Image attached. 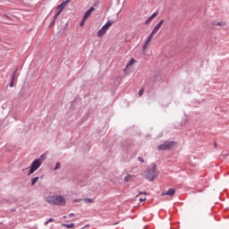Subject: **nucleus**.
Returning a JSON list of instances; mask_svg holds the SVG:
<instances>
[{
	"mask_svg": "<svg viewBox=\"0 0 229 229\" xmlns=\"http://www.w3.org/2000/svg\"><path fill=\"white\" fill-rule=\"evenodd\" d=\"M148 48V45H146V43L144 44V46L142 47V51H146V49Z\"/></svg>",
	"mask_w": 229,
	"mask_h": 229,
	"instance_id": "393cba45",
	"label": "nucleus"
},
{
	"mask_svg": "<svg viewBox=\"0 0 229 229\" xmlns=\"http://www.w3.org/2000/svg\"><path fill=\"white\" fill-rule=\"evenodd\" d=\"M95 11H96V8L94 7H90L88 11H86L83 16L84 21H87V19H89V16L92 15V12H95Z\"/></svg>",
	"mask_w": 229,
	"mask_h": 229,
	"instance_id": "0eeeda50",
	"label": "nucleus"
},
{
	"mask_svg": "<svg viewBox=\"0 0 229 229\" xmlns=\"http://www.w3.org/2000/svg\"><path fill=\"white\" fill-rule=\"evenodd\" d=\"M145 176L147 180H149V182H154L155 178L158 176V172H157V165H151L148 168L147 172H145Z\"/></svg>",
	"mask_w": 229,
	"mask_h": 229,
	"instance_id": "f03ea898",
	"label": "nucleus"
},
{
	"mask_svg": "<svg viewBox=\"0 0 229 229\" xmlns=\"http://www.w3.org/2000/svg\"><path fill=\"white\" fill-rule=\"evenodd\" d=\"M10 87H13V81L10 83Z\"/></svg>",
	"mask_w": 229,
	"mask_h": 229,
	"instance_id": "c756f323",
	"label": "nucleus"
},
{
	"mask_svg": "<svg viewBox=\"0 0 229 229\" xmlns=\"http://www.w3.org/2000/svg\"><path fill=\"white\" fill-rule=\"evenodd\" d=\"M140 201H146V198H140Z\"/></svg>",
	"mask_w": 229,
	"mask_h": 229,
	"instance_id": "cd10ccee",
	"label": "nucleus"
},
{
	"mask_svg": "<svg viewBox=\"0 0 229 229\" xmlns=\"http://www.w3.org/2000/svg\"><path fill=\"white\" fill-rule=\"evenodd\" d=\"M58 169H60V162H57V163L55 164V168H54L55 171H58Z\"/></svg>",
	"mask_w": 229,
	"mask_h": 229,
	"instance_id": "a211bd4d",
	"label": "nucleus"
},
{
	"mask_svg": "<svg viewBox=\"0 0 229 229\" xmlns=\"http://www.w3.org/2000/svg\"><path fill=\"white\" fill-rule=\"evenodd\" d=\"M41 158H44V155H41Z\"/></svg>",
	"mask_w": 229,
	"mask_h": 229,
	"instance_id": "2f4dec72",
	"label": "nucleus"
},
{
	"mask_svg": "<svg viewBox=\"0 0 229 229\" xmlns=\"http://www.w3.org/2000/svg\"><path fill=\"white\" fill-rule=\"evenodd\" d=\"M64 8H65V5L64 4H61L57 6V13L55 14L54 16V21H52V24L53 22H55V21H56V18L58 17V15H60L62 13V11L64 10Z\"/></svg>",
	"mask_w": 229,
	"mask_h": 229,
	"instance_id": "423d86ee",
	"label": "nucleus"
},
{
	"mask_svg": "<svg viewBox=\"0 0 229 229\" xmlns=\"http://www.w3.org/2000/svg\"><path fill=\"white\" fill-rule=\"evenodd\" d=\"M139 194H148V193H146V192H140Z\"/></svg>",
	"mask_w": 229,
	"mask_h": 229,
	"instance_id": "7c9ffc66",
	"label": "nucleus"
},
{
	"mask_svg": "<svg viewBox=\"0 0 229 229\" xmlns=\"http://www.w3.org/2000/svg\"><path fill=\"white\" fill-rule=\"evenodd\" d=\"M83 201L87 203H92L93 199H83Z\"/></svg>",
	"mask_w": 229,
	"mask_h": 229,
	"instance_id": "6ab92c4d",
	"label": "nucleus"
},
{
	"mask_svg": "<svg viewBox=\"0 0 229 229\" xmlns=\"http://www.w3.org/2000/svg\"><path fill=\"white\" fill-rule=\"evenodd\" d=\"M63 226H64L65 228H72L74 226V224H64Z\"/></svg>",
	"mask_w": 229,
	"mask_h": 229,
	"instance_id": "dca6fc26",
	"label": "nucleus"
},
{
	"mask_svg": "<svg viewBox=\"0 0 229 229\" xmlns=\"http://www.w3.org/2000/svg\"><path fill=\"white\" fill-rule=\"evenodd\" d=\"M85 21H86V20H84V18H82V21H81V26H84Z\"/></svg>",
	"mask_w": 229,
	"mask_h": 229,
	"instance_id": "bb28decb",
	"label": "nucleus"
},
{
	"mask_svg": "<svg viewBox=\"0 0 229 229\" xmlns=\"http://www.w3.org/2000/svg\"><path fill=\"white\" fill-rule=\"evenodd\" d=\"M157 15H158V13L155 12L150 17H148L146 20L145 24H149V22H151L153 21V19H155L157 17Z\"/></svg>",
	"mask_w": 229,
	"mask_h": 229,
	"instance_id": "9d476101",
	"label": "nucleus"
},
{
	"mask_svg": "<svg viewBox=\"0 0 229 229\" xmlns=\"http://www.w3.org/2000/svg\"><path fill=\"white\" fill-rule=\"evenodd\" d=\"M153 37H155V34H153V32H151L149 34V36L148 37L147 40L145 41L146 46H148L149 44V42H151V39L153 38Z\"/></svg>",
	"mask_w": 229,
	"mask_h": 229,
	"instance_id": "f8f14e48",
	"label": "nucleus"
},
{
	"mask_svg": "<svg viewBox=\"0 0 229 229\" xmlns=\"http://www.w3.org/2000/svg\"><path fill=\"white\" fill-rule=\"evenodd\" d=\"M174 192H176V190L170 188L166 192L163 193V196H174Z\"/></svg>",
	"mask_w": 229,
	"mask_h": 229,
	"instance_id": "6e6552de",
	"label": "nucleus"
},
{
	"mask_svg": "<svg viewBox=\"0 0 229 229\" xmlns=\"http://www.w3.org/2000/svg\"><path fill=\"white\" fill-rule=\"evenodd\" d=\"M162 24H164V20H161V21L157 23V25L160 26L161 28H162Z\"/></svg>",
	"mask_w": 229,
	"mask_h": 229,
	"instance_id": "a878e982",
	"label": "nucleus"
},
{
	"mask_svg": "<svg viewBox=\"0 0 229 229\" xmlns=\"http://www.w3.org/2000/svg\"><path fill=\"white\" fill-rule=\"evenodd\" d=\"M112 24H114V21H108L98 31V37L101 38L105 35V33H106V31H108V30L110 29V26H112Z\"/></svg>",
	"mask_w": 229,
	"mask_h": 229,
	"instance_id": "20e7f679",
	"label": "nucleus"
},
{
	"mask_svg": "<svg viewBox=\"0 0 229 229\" xmlns=\"http://www.w3.org/2000/svg\"><path fill=\"white\" fill-rule=\"evenodd\" d=\"M40 165H42V159H35L30 165V169L29 171L28 176H31V174H33V173H35V171H37L40 167Z\"/></svg>",
	"mask_w": 229,
	"mask_h": 229,
	"instance_id": "7ed1b4c3",
	"label": "nucleus"
},
{
	"mask_svg": "<svg viewBox=\"0 0 229 229\" xmlns=\"http://www.w3.org/2000/svg\"><path fill=\"white\" fill-rule=\"evenodd\" d=\"M39 177H32L31 178V186L35 185V183H37V182H38Z\"/></svg>",
	"mask_w": 229,
	"mask_h": 229,
	"instance_id": "4468645a",
	"label": "nucleus"
},
{
	"mask_svg": "<svg viewBox=\"0 0 229 229\" xmlns=\"http://www.w3.org/2000/svg\"><path fill=\"white\" fill-rule=\"evenodd\" d=\"M160 25H157L155 28H154V30L151 31V33H152V35H157V31H158V30H160Z\"/></svg>",
	"mask_w": 229,
	"mask_h": 229,
	"instance_id": "ddd939ff",
	"label": "nucleus"
},
{
	"mask_svg": "<svg viewBox=\"0 0 229 229\" xmlns=\"http://www.w3.org/2000/svg\"><path fill=\"white\" fill-rule=\"evenodd\" d=\"M81 201H83L82 199H76L73 200V203H80Z\"/></svg>",
	"mask_w": 229,
	"mask_h": 229,
	"instance_id": "4be33fe9",
	"label": "nucleus"
},
{
	"mask_svg": "<svg viewBox=\"0 0 229 229\" xmlns=\"http://www.w3.org/2000/svg\"><path fill=\"white\" fill-rule=\"evenodd\" d=\"M213 26H225V22L223 21H216L213 23Z\"/></svg>",
	"mask_w": 229,
	"mask_h": 229,
	"instance_id": "2eb2a0df",
	"label": "nucleus"
},
{
	"mask_svg": "<svg viewBox=\"0 0 229 229\" xmlns=\"http://www.w3.org/2000/svg\"><path fill=\"white\" fill-rule=\"evenodd\" d=\"M46 201L49 203V205H56L58 207H64L67 202L64 196L54 193H50L49 196L46 197Z\"/></svg>",
	"mask_w": 229,
	"mask_h": 229,
	"instance_id": "f257e3e1",
	"label": "nucleus"
},
{
	"mask_svg": "<svg viewBox=\"0 0 229 229\" xmlns=\"http://www.w3.org/2000/svg\"><path fill=\"white\" fill-rule=\"evenodd\" d=\"M157 15H158V13L155 12L150 17H148L146 20L145 24H149V22H151L153 21V19H155L157 17Z\"/></svg>",
	"mask_w": 229,
	"mask_h": 229,
	"instance_id": "1a4fd4ad",
	"label": "nucleus"
},
{
	"mask_svg": "<svg viewBox=\"0 0 229 229\" xmlns=\"http://www.w3.org/2000/svg\"><path fill=\"white\" fill-rule=\"evenodd\" d=\"M142 94H144V89H141L140 91H139V96L141 97Z\"/></svg>",
	"mask_w": 229,
	"mask_h": 229,
	"instance_id": "5701e85b",
	"label": "nucleus"
},
{
	"mask_svg": "<svg viewBox=\"0 0 229 229\" xmlns=\"http://www.w3.org/2000/svg\"><path fill=\"white\" fill-rule=\"evenodd\" d=\"M13 80H14V77H13Z\"/></svg>",
	"mask_w": 229,
	"mask_h": 229,
	"instance_id": "473e14b6",
	"label": "nucleus"
},
{
	"mask_svg": "<svg viewBox=\"0 0 229 229\" xmlns=\"http://www.w3.org/2000/svg\"><path fill=\"white\" fill-rule=\"evenodd\" d=\"M135 59H131L128 64H127V67H131V65H133V64H135Z\"/></svg>",
	"mask_w": 229,
	"mask_h": 229,
	"instance_id": "f3484780",
	"label": "nucleus"
},
{
	"mask_svg": "<svg viewBox=\"0 0 229 229\" xmlns=\"http://www.w3.org/2000/svg\"><path fill=\"white\" fill-rule=\"evenodd\" d=\"M69 3H71V0H66V1L63 2L62 4H63L64 6H67V4H69Z\"/></svg>",
	"mask_w": 229,
	"mask_h": 229,
	"instance_id": "412c9836",
	"label": "nucleus"
},
{
	"mask_svg": "<svg viewBox=\"0 0 229 229\" xmlns=\"http://www.w3.org/2000/svg\"><path fill=\"white\" fill-rule=\"evenodd\" d=\"M133 178H135V175L129 174L124 177V182L126 183H128V182H131V180H133Z\"/></svg>",
	"mask_w": 229,
	"mask_h": 229,
	"instance_id": "9b49d317",
	"label": "nucleus"
},
{
	"mask_svg": "<svg viewBox=\"0 0 229 229\" xmlns=\"http://www.w3.org/2000/svg\"><path fill=\"white\" fill-rule=\"evenodd\" d=\"M72 216H74V213L70 214L69 217H72Z\"/></svg>",
	"mask_w": 229,
	"mask_h": 229,
	"instance_id": "c85d7f7f",
	"label": "nucleus"
},
{
	"mask_svg": "<svg viewBox=\"0 0 229 229\" xmlns=\"http://www.w3.org/2000/svg\"><path fill=\"white\" fill-rule=\"evenodd\" d=\"M139 162H140L141 164H144V158L143 157H138Z\"/></svg>",
	"mask_w": 229,
	"mask_h": 229,
	"instance_id": "b1692460",
	"label": "nucleus"
},
{
	"mask_svg": "<svg viewBox=\"0 0 229 229\" xmlns=\"http://www.w3.org/2000/svg\"><path fill=\"white\" fill-rule=\"evenodd\" d=\"M53 221H55V219L49 218L47 222H45V225H49V223H53Z\"/></svg>",
	"mask_w": 229,
	"mask_h": 229,
	"instance_id": "aec40b11",
	"label": "nucleus"
},
{
	"mask_svg": "<svg viewBox=\"0 0 229 229\" xmlns=\"http://www.w3.org/2000/svg\"><path fill=\"white\" fill-rule=\"evenodd\" d=\"M174 148V141H165L163 144L158 146L160 151H167V149H173Z\"/></svg>",
	"mask_w": 229,
	"mask_h": 229,
	"instance_id": "39448f33",
	"label": "nucleus"
}]
</instances>
